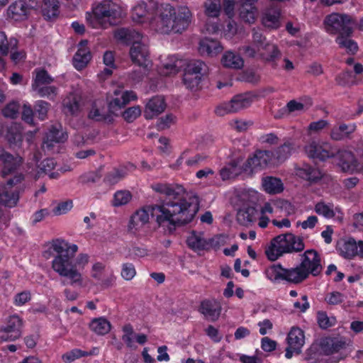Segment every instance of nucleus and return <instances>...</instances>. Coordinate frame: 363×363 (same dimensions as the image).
Masks as SVG:
<instances>
[{"label": "nucleus", "instance_id": "f257e3e1", "mask_svg": "<svg viewBox=\"0 0 363 363\" xmlns=\"http://www.w3.org/2000/svg\"><path fill=\"white\" fill-rule=\"evenodd\" d=\"M77 250V245L70 244L62 239H55L43 252L45 259L53 257L52 269L60 277L68 279L72 286H82L83 279L78 267L84 268L89 262L88 255L83 253L74 259Z\"/></svg>", "mask_w": 363, "mask_h": 363}, {"label": "nucleus", "instance_id": "f03ea898", "mask_svg": "<svg viewBox=\"0 0 363 363\" xmlns=\"http://www.w3.org/2000/svg\"><path fill=\"white\" fill-rule=\"evenodd\" d=\"M304 248L305 245L301 237L296 236L291 233H287L279 235L272 239L265 253L269 259L274 261L284 254L300 252Z\"/></svg>", "mask_w": 363, "mask_h": 363}, {"label": "nucleus", "instance_id": "7ed1b4c3", "mask_svg": "<svg viewBox=\"0 0 363 363\" xmlns=\"http://www.w3.org/2000/svg\"><path fill=\"white\" fill-rule=\"evenodd\" d=\"M182 212V203L166 201L151 206L152 216L156 217L159 225H167L170 233L182 226V219L178 214Z\"/></svg>", "mask_w": 363, "mask_h": 363}, {"label": "nucleus", "instance_id": "20e7f679", "mask_svg": "<svg viewBox=\"0 0 363 363\" xmlns=\"http://www.w3.org/2000/svg\"><path fill=\"white\" fill-rule=\"evenodd\" d=\"M119 16L116 6L112 1L105 0L92 8V13L87 12L86 19L93 28H100L113 24Z\"/></svg>", "mask_w": 363, "mask_h": 363}, {"label": "nucleus", "instance_id": "39448f33", "mask_svg": "<svg viewBox=\"0 0 363 363\" xmlns=\"http://www.w3.org/2000/svg\"><path fill=\"white\" fill-rule=\"evenodd\" d=\"M157 23V30L161 33H182V16L179 13L177 15L175 9L170 4L162 5Z\"/></svg>", "mask_w": 363, "mask_h": 363}, {"label": "nucleus", "instance_id": "423d86ee", "mask_svg": "<svg viewBox=\"0 0 363 363\" xmlns=\"http://www.w3.org/2000/svg\"><path fill=\"white\" fill-rule=\"evenodd\" d=\"M23 180L24 175L20 173L9 179L6 184H0V205L12 208L17 204Z\"/></svg>", "mask_w": 363, "mask_h": 363}, {"label": "nucleus", "instance_id": "0eeeda50", "mask_svg": "<svg viewBox=\"0 0 363 363\" xmlns=\"http://www.w3.org/2000/svg\"><path fill=\"white\" fill-rule=\"evenodd\" d=\"M183 73V84L191 91L199 89L201 76L206 74L207 65L199 60H186Z\"/></svg>", "mask_w": 363, "mask_h": 363}, {"label": "nucleus", "instance_id": "6e6552de", "mask_svg": "<svg viewBox=\"0 0 363 363\" xmlns=\"http://www.w3.org/2000/svg\"><path fill=\"white\" fill-rule=\"evenodd\" d=\"M325 28L330 34L338 36L351 35L354 23L352 18L346 14L332 13L326 16Z\"/></svg>", "mask_w": 363, "mask_h": 363}, {"label": "nucleus", "instance_id": "1a4fd4ad", "mask_svg": "<svg viewBox=\"0 0 363 363\" xmlns=\"http://www.w3.org/2000/svg\"><path fill=\"white\" fill-rule=\"evenodd\" d=\"M259 97V94L254 91H249L235 96L228 104L218 106L215 113L219 116L228 113L237 112L250 106L252 102Z\"/></svg>", "mask_w": 363, "mask_h": 363}, {"label": "nucleus", "instance_id": "9d476101", "mask_svg": "<svg viewBox=\"0 0 363 363\" xmlns=\"http://www.w3.org/2000/svg\"><path fill=\"white\" fill-rule=\"evenodd\" d=\"M23 320L16 314L8 316L0 326V343L18 340L22 334Z\"/></svg>", "mask_w": 363, "mask_h": 363}, {"label": "nucleus", "instance_id": "9b49d317", "mask_svg": "<svg viewBox=\"0 0 363 363\" xmlns=\"http://www.w3.org/2000/svg\"><path fill=\"white\" fill-rule=\"evenodd\" d=\"M269 272L274 274L275 279L279 278L296 284L303 282L309 277L300 264L291 269H284L280 266L274 267Z\"/></svg>", "mask_w": 363, "mask_h": 363}, {"label": "nucleus", "instance_id": "f8f14e48", "mask_svg": "<svg viewBox=\"0 0 363 363\" xmlns=\"http://www.w3.org/2000/svg\"><path fill=\"white\" fill-rule=\"evenodd\" d=\"M306 155L311 159L325 161L328 158L336 156V150L332 148L328 144H320L315 140L310 141L303 147Z\"/></svg>", "mask_w": 363, "mask_h": 363}, {"label": "nucleus", "instance_id": "ddd939ff", "mask_svg": "<svg viewBox=\"0 0 363 363\" xmlns=\"http://www.w3.org/2000/svg\"><path fill=\"white\" fill-rule=\"evenodd\" d=\"M200 200L193 192L183 189V225L190 223L199 210Z\"/></svg>", "mask_w": 363, "mask_h": 363}, {"label": "nucleus", "instance_id": "4468645a", "mask_svg": "<svg viewBox=\"0 0 363 363\" xmlns=\"http://www.w3.org/2000/svg\"><path fill=\"white\" fill-rule=\"evenodd\" d=\"M321 259L319 254L315 250H308L301 255L300 265L308 274L315 277L322 271Z\"/></svg>", "mask_w": 363, "mask_h": 363}, {"label": "nucleus", "instance_id": "2eb2a0df", "mask_svg": "<svg viewBox=\"0 0 363 363\" xmlns=\"http://www.w3.org/2000/svg\"><path fill=\"white\" fill-rule=\"evenodd\" d=\"M131 61L140 67H147L150 63L148 47L140 42H134L130 49Z\"/></svg>", "mask_w": 363, "mask_h": 363}, {"label": "nucleus", "instance_id": "dca6fc26", "mask_svg": "<svg viewBox=\"0 0 363 363\" xmlns=\"http://www.w3.org/2000/svg\"><path fill=\"white\" fill-rule=\"evenodd\" d=\"M338 157V164L341 167L342 172L353 173L359 172L362 169L359 167L357 159L354 154L348 150H336V156Z\"/></svg>", "mask_w": 363, "mask_h": 363}, {"label": "nucleus", "instance_id": "f3484780", "mask_svg": "<svg viewBox=\"0 0 363 363\" xmlns=\"http://www.w3.org/2000/svg\"><path fill=\"white\" fill-rule=\"evenodd\" d=\"M87 43L86 40H81L77 51L73 57L72 65L78 71L85 68L91 59V53L87 47Z\"/></svg>", "mask_w": 363, "mask_h": 363}, {"label": "nucleus", "instance_id": "a211bd4d", "mask_svg": "<svg viewBox=\"0 0 363 363\" xmlns=\"http://www.w3.org/2000/svg\"><path fill=\"white\" fill-rule=\"evenodd\" d=\"M138 99L137 94L133 91H125L123 92L121 97H116L111 99L108 104V110L111 114L118 116V111H121L131 101H135Z\"/></svg>", "mask_w": 363, "mask_h": 363}, {"label": "nucleus", "instance_id": "6ab92c4d", "mask_svg": "<svg viewBox=\"0 0 363 363\" xmlns=\"http://www.w3.org/2000/svg\"><path fill=\"white\" fill-rule=\"evenodd\" d=\"M340 254L345 258L351 259L357 255L363 256V241L358 242L352 238L338 244Z\"/></svg>", "mask_w": 363, "mask_h": 363}, {"label": "nucleus", "instance_id": "aec40b11", "mask_svg": "<svg viewBox=\"0 0 363 363\" xmlns=\"http://www.w3.org/2000/svg\"><path fill=\"white\" fill-rule=\"evenodd\" d=\"M21 162V157H14L4 150H0V165L2 166L1 172L3 177H6L15 172Z\"/></svg>", "mask_w": 363, "mask_h": 363}, {"label": "nucleus", "instance_id": "412c9836", "mask_svg": "<svg viewBox=\"0 0 363 363\" xmlns=\"http://www.w3.org/2000/svg\"><path fill=\"white\" fill-rule=\"evenodd\" d=\"M31 11L26 2L16 0L9 6L7 16L16 21H22L27 19Z\"/></svg>", "mask_w": 363, "mask_h": 363}, {"label": "nucleus", "instance_id": "4be33fe9", "mask_svg": "<svg viewBox=\"0 0 363 363\" xmlns=\"http://www.w3.org/2000/svg\"><path fill=\"white\" fill-rule=\"evenodd\" d=\"M223 50V45L216 39L205 37L199 41V51L202 55L215 57L220 54Z\"/></svg>", "mask_w": 363, "mask_h": 363}, {"label": "nucleus", "instance_id": "5701e85b", "mask_svg": "<svg viewBox=\"0 0 363 363\" xmlns=\"http://www.w3.org/2000/svg\"><path fill=\"white\" fill-rule=\"evenodd\" d=\"M88 118L96 122H103L107 124H112L114 121L113 116L108 111V108L104 106H99L97 101L91 104L88 113Z\"/></svg>", "mask_w": 363, "mask_h": 363}, {"label": "nucleus", "instance_id": "b1692460", "mask_svg": "<svg viewBox=\"0 0 363 363\" xmlns=\"http://www.w3.org/2000/svg\"><path fill=\"white\" fill-rule=\"evenodd\" d=\"M166 108L165 101L163 97L155 96L146 104L144 116L146 119H152L162 113Z\"/></svg>", "mask_w": 363, "mask_h": 363}, {"label": "nucleus", "instance_id": "393cba45", "mask_svg": "<svg viewBox=\"0 0 363 363\" xmlns=\"http://www.w3.org/2000/svg\"><path fill=\"white\" fill-rule=\"evenodd\" d=\"M273 158V152L270 150H257L252 157L247 160V165L252 169L264 168Z\"/></svg>", "mask_w": 363, "mask_h": 363}, {"label": "nucleus", "instance_id": "a878e982", "mask_svg": "<svg viewBox=\"0 0 363 363\" xmlns=\"http://www.w3.org/2000/svg\"><path fill=\"white\" fill-rule=\"evenodd\" d=\"M255 1H240L239 16L242 21L247 23H254L258 16V11L253 5Z\"/></svg>", "mask_w": 363, "mask_h": 363}, {"label": "nucleus", "instance_id": "bb28decb", "mask_svg": "<svg viewBox=\"0 0 363 363\" xmlns=\"http://www.w3.org/2000/svg\"><path fill=\"white\" fill-rule=\"evenodd\" d=\"M199 311L206 319L216 321L220 316L221 307L216 301L205 300L201 302Z\"/></svg>", "mask_w": 363, "mask_h": 363}, {"label": "nucleus", "instance_id": "cd10ccee", "mask_svg": "<svg viewBox=\"0 0 363 363\" xmlns=\"http://www.w3.org/2000/svg\"><path fill=\"white\" fill-rule=\"evenodd\" d=\"M149 211L145 209L138 210L131 217L128 223V230L135 233L145 224L149 222Z\"/></svg>", "mask_w": 363, "mask_h": 363}, {"label": "nucleus", "instance_id": "c85d7f7f", "mask_svg": "<svg viewBox=\"0 0 363 363\" xmlns=\"http://www.w3.org/2000/svg\"><path fill=\"white\" fill-rule=\"evenodd\" d=\"M295 150V143L292 140L288 139L282 145L277 147L273 152V158L278 162L282 163L285 162Z\"/></svg>", "mask_w": 363, "mask_h": 363}, {"label": "nucleus", "instance_id": "c756f323", "mask_svg": "<svg viewBox=\"0 0 363 363\" xmlns=\"http://www.w3.org/2000/svg\"><path fill=\"white\" fill-rule=\"evenodd\" d=\"M279 18L280 11L278 8H268L262 13V23L267 28L276 29L280 26Z\"/></svg>", "mask_w": 363, "mask_h": 363}, {"label": "nucleus", "instance_id": "7c9ffc66", "mask_svg": "<svg viewBox=\"0 0 363 363\" xmlns=\"http://www.w3.org/2000/svg\"><path fill=\"white\" fill-rule=\"evenodd\" d=\"M63 110L65 114L77 116L81 111L80 97L77 95L69 93L62 102Z\"/></svg>", "mask_w": 363, "mask_h": 363}, {"label": "nucleus", "instance_id": "2f4dec72", "mask_svg": "<svg viewBox=\"0 0 363 363\" xmlns=\"http://www.w3.org/2000/svg\"><path fill=\"white\" fill-rule=\"evenodd\" d=\"M296 171L299 177L311 183H316L323 177L320 169L308 164H303L302 167L297 168Z\"/></svg>", "mask_w": 363, "mask_h": 363}, {"label": "nucleus", "instance_id": "473e14b6", "mask_svg": "<svg viewBox=\"0 0 363 363\" xmlns=\"http://www.w3.org/2000/svg\"><path fill=\"white\" fill-rule=\"evenodd\" d=\"M304 340L303 331L298 328H292L288 334L287 342L296 353L301 352V348L304 344Z\"/></svg>", "mask_w": 363, "mask_h": 363}, {"label": "nucleus", "instance_id": "72a5a7b5", "mask_svg": "<svg viewBox=\"0 0 363 363\" xmlns=\"http://www.w3.org/2000/svg\"><path fill=\"white\" fill-rule=\"evenodd\" d=\"M354 125H348L341 123L334 126L330 132V137L333 140L339 141L345 138H350V135L355 131Z\"/></svg>", "mask_w": 363, "mask_h": 363}, {"label": "nucleus", "instance_id": "f704fd0d", "mask_svg": "<svg viewBox=\"0 0 363 363\" xmlns=\"http://www.w3.org/2000/svg\"><path fill=\"white\" fill-rule=\"evenodd\" d=\"M257 211L252 206L240 209L237 213L238 222L245 226H248L256 220Z\"/></svg>", "mask_w": 363, "mask_h": 363}, {"label": "nucleus", "instance_id": "c9c22d12", "mask_svg": "<svg viewBox=\"0 0 363 363\" xmlns=\"http://www.w3.org/2000/svg\"><path fill=\"white\" fill-rule=\"evenodd\" d=\"M221 63L223 67L234 69H241L244 66L243 59L239 55L231 51H227L223 54Z\"/></svg>", "mask_w": 363, "mask_h": 363}, {"label": "nucleus", "instance_id": "e433bc0d", "mask_svg": "<svg viewBox=\"0 0 363 363\" xmlns=\"http://www.w3.org/2000/svg\"><path fill=\"white\" fill-rule=\"evenodd\" d=\"M262 184L264 191L269 194H277L284 191V184L281 180L277 177H264Z\"/></svg>", "mask_w": 363, "mask_h": 363}, {"label": "nucleus", "instance_id": "4c0bfd02", "mask_svg": "<svg viewBox=\"0 0 363 363\" xmlns=\"http://www.w3.org/2000/svg\"><path fill=\"white\" fill-rule=\"evenodd\" d=\"M114 37L118 41L128 45L138 42L136 38H139L140 34L133 30L121 28L115 32Z\"/></svg>", "mask_w": 363, "mask_h": 363}, {"label": "nucleus", "instance_id": "58836bf2", "mask_svg": "<svg viewBox=\"0 0 363 363\" xmlns=\"http://www.w3.org/2000/svg\"><path fill=\"white\" fill-rule=\"evenodd\" d=\"M89 328L99 335H105L110 332L111 324L104 317L95 318L90 322Z\"/></svg>", "mask_w": 363, "mask_h": 363}, {"label": "nucleus", "instance_id": "ea45409f", "mask_svg": "<svg viewBox=\"0 0 363 363\" xmlns=\"http://www.w3.org/2000/svg\"><path fill=\"white\" fill-rule=\"evenodd\" d=\"M33 74L34 76L32 80V88L49 85L54 82V78L45 68H36Z\"/></svg>", "mask_w": 363, "mask_h": 363}, {"label": "nucleus", "instance_id": "a19ab883", "mask_svg": "<svg viewBox=\"0 0 363 363\" xmlns=\"http://www.w3.org/2000/svg\"><path fill=\"white\" fill-rule=\"evenodd\" d=\"M59 13V2L57 0H44L42 14L46 21L55 19Z\"/></svg>", "mask_w": 363, "mask_h": 363}, {"label": "nucleus", "instance_id": "79ce46f5", "mask_svg": "<svg viewBox=\"0 0 363 363\" xmlns=\"http://www.w3.org/2000/svg\"><path fill=\"white\" fill-rule=\"evenodd\" d=\"M280 55L277 47L269 43H267L263 48H260L258 52L261 59L268 62L275 60L280 57Z\"/></svg>", "mask_w": 363, "mask_h": 363}, {"label": "nucleus", "instance_id": "37998d69", "mask_svg": "<svg viewBox=\"0 0 363 363\" xmlns=\"http://www.w3.org/2000/svg\"><path fill=\"white\" fill-rule=\"evenodd\" d=\"M180 62L181 61L175 55L169 56L168 62L162 64L160 68V74L164 76H169L178 73L180 68L178 63Z\"/></svg>", "mask_w": 363, "mask_h": 363}, {"label": "nucleus", "instance_id": "c03bdc74", "mask_svg": "<svg viewBox=\"0 0 363 363\" xmlns=\"http://www.w3.org/2000/svg\"><path fill=\"white\" fill-rule=\"evenodd\" d=\"M350 37V35L337 36L336 42L340 48L344 49L347 53L354 55L357 51L358 46Z\"/></svg>", "mask_w": 363, "mask_h": 363}, {"label": "nucleus", "instance_id": "a18cd8bd", "mask_svg": "<svg viewBox=\"0 0 363 363\" xmlns=\"http://www.w3.org/2000/svg\"><path fill=\"white\" fill-rule=\"evenodd\" d=\"M344 345L345 342L332 338H325L320 343L322 350L327 354L338 352Z\"/></svg>", "mask_w": 363, "mask_h": 363}, {"label": "nucleus", "instance_id": "49530a36", "mask_svg": "<svg viewBox=\"0 0 363 363\" xmlns=\"http://www.w3.org/2000/svg\"><path fill=\"white\" fill-rule=\"evenodd\" d=\"M40 97L47 98L54 101L58 93V89L55 86L43 85L32 88Z\"/></svg>", "mask_w": 363, "mask_h": 363}, {"label": "nucleus", "instance_id": "de8ad7c7", "mask_svg": "<svg viewBox=\"0 0 363 363\" xmlns=\"http://www.w3.org/2000/svg\"><path fill=\"white\" fill-rule=\"evenodd\" d=\"M51 104L43 100H38L35 102L33 110L34 115L40 121H45L48 117V112Z\"/></svg>", "mask_w": 363, "mask_h": 363}, {"label": "nucleus", "instance_id": "09e8293b", "mask_svg": "<svg viewBox=\"0 0 363 363\" xmlns=\"http://www.w3.org/2000/svg\"><path fill=\"white\" fill-rule=\"evenodd\" d=\"M187 245L193 250H201L206 246V240L201 237V235H197L195 231H192L191 235L186 238Z\"/></svg>", "mask_w": 363, "mask_h": 363}, {"label": "nucleus", "instance_id": "8fccbe9b", "mask_svg": "<svg viewBox=\"0 0 363 363\" xmlns=\"http://www.w3.org/2000/svg\"><path fill=\"white\" fill-rule=\"evenodd\" d=\"M317 322L321 329L326 330L335 324L336 318L333 316L328 317L325 311H318L317 313Z\"/></svg>", "mask_w": 363, "mask_h": 363}, {"label": "nucleus", "instance_id": "3c124183", "mask_svg": "<svg viewBox=\"0 0 363 363\" xmlns=\"http://www.w3.org/2000/svg\"><path fill=\"white\" fill-rule=\"evenodd\" d=\"M47 140L51 143H63L67 138V135L62 130L57 129L55 126H52L46 135Z\"/></svg>", "mask_w": 363, "mask_h": 363}, {"label": "nucleus", "instance_id": "603ef678", "mask_svg": "<svg viewBox=\"0 0 363 363\" xmlns=\"http://www.w3.org/2000/svg\"><path fill=\"white\" fill-rule=\"evenodd\" d=\"M206 13L210 17H218L221 10L220 0H207L205 2Z\"/></svg>", "mask_w": 363, "mask_h": 363}, {"label": "nucleus", "instance_id": "864d4df0", "mask_svg": "<svg viewBox=\"0 0 363 363\" xmlns=\"http://www.w3.org/2000/svg\"><path fill=\"white\" fill-rule=\"evenodd\" d=\"M89 352L80 349H73L62 355V359L65 363H71L83 357H87Z\"/></svg>", "mask_w": 363, "mask_h": 363}, {"label": "nucleus", "instance_id": "5fc2aeb1", "mask_svg": "<svg viewBox=\"0 0 363 363\" xmlns=\"http://www.w3.org/2000/svg\"><path fill=\"white\" fill-rule=\"evenodd\" d=\"M305 108V105L298 102L296 100H291L289 101L286 106L282 109V114L285 116H290L295 112H301L303 111Z\"/></svg>", "mask_w": 363, "mask_h": 363}, {"label": "nucleus", "instance_id": "6e6d98bb", "mask_svg": "<svg viewBox=\"0 0 363 363\" xmlns=\"http://www.w3.org/2000/svg\"><path fill=\"white\" fill-rule=\"evenodd\" d=\"M132 195L128 191H118L114 194L113 206H121L127 204L131 199Z\"/></svg>", "mask_w": 363, "mask_h": 363}, {"label": "nucleus", "instance_id": "4d7b16f0", "mask_svg": "<svg viewBox=\"0 0 363 363\" xmlns=\"http://www.w3.org/2000/svg\"><path fill=\"white\" fill-rule=\"evenodd\" d=\"M315 211L319 214L323 215L327 218H332L335 216V213L333 209V207L327 205L325 203L320 201L315 204Z\"/></svg>", "mask_w": 363, "mask_h": 363}, {"label": "nucleus", "instance_id": "13d9d810", "mask_svg": "<svg viewBox=\"0 0 363 363\" xmlns=\"http://www.w3.org/2000/svg\"><path fill=\"white\" fill-rule=\"evenodd\" d=\"M121 275L126 281L132 280L136 275V269L134 264L130 262L122 264Z\"/></svg>", "mask_w": 363, "mask_h": 363}, {"label": "nucleus", "instance_id": "bf43d9fd", "mask_svg": "<svg viewBox=\"0 0 363 363\" xmlns=\"http://www.w3.org/2000/svg\"><path fill=\"white\" fill-rule=\"evenodd\" d=\"M147 14L146 4H138L133 7L132 11V18L133 21L143 23L144 18Z\"/></svg>", "mask_w": 363, "mask_h": 363}, {"label": "nucleus", "instance_id": "052dcab7", "mask_svg": "<svg viewBox=\"0 0 363 363\" xmlns=\"http://www.w3.org/2000/svg\"><path fill=\"white\" fill-rule=\"evenodd\" d=\"M152 189L161 194H164L167 196L175 197V190L174 188L168 184L164 183H157L152 186Z\"/></svg>", "mask_w": 363, "mask_h": 363}, {"label": "nucleus", "instance_id": "680f3d73", "mask_svg": "<svg viewBox=\"0 0 363 363\" xmlns=\"http://www.w3.org/2000/svg\"><path fill=\"white\" fill-rule=\"evenodd\" d=\"M141 114V109L139 106H132L125 109L122 116L128 123L133 122Z\"/></svg>", "mask_w": 363, "mask_h": 363}, {"label": "nucleus", "instance_id": "e2e57ef3", "mask_svg": "<svg viewBox=\"0 0 363 363\" xmlns=\"http://www.w3.org/2000/svg\"><path fill=\"white\" fill-rule=\"evenodd\" d=\"M124 177V172L118 169L107 173L104 179V182L110 185L118 183Z\"/></svg>", "mask_w": 363, "mask_h": 363}, {"label": "nucleus", "instance_id": "0e129e2a", "mask_svg": "<svg viewBox=\"0 0 363 363\" xmlns=\"http://www.w3.org/2000/svg\"><path fill=\"white\" fill-rule=\"evenodd\" d=\"M31 300V293L30 291H23L16 294L13 297V304L16 306H22Z\"/></svg>", "mask_w": 363, "mask_h": 363}, {"label": "nucleus", "instance_id": "69168bd1", "mask_svg": "<svg viewBox=\"0 0 363 363\" xmlns=\"http://www.w3.org/2000/svg\"><path fill=\"white\" fill-rule=\"evenodd\" d=\"M34 116H35L34 110H33V108H31L30 105L24 104L23 106V110H22V116H21L22 120L25 123H26L30 125H34V119H33Z\"/></svg>", "mask_w": 363, "mask_h": 363}, {"label": "nucleus", "instance_id": "338daca9", "mask_svg": "<svg viewBox=\"0 0 363 363\" xmlns=\"http://www.w3.org/2000/svg\"><path fill=\"white\" fill-rule=\"evenodd\" d=\"M253 45L257 48V52H259V48H263L268 42L266 38L258 30L253 29Z\"/></svg>", "mask_w": 363, "mask_h": 363}, {"label": "nucleus", "instance_id": "774afa93", "mask_svg": "<svg viewBox=\"0 0 363 363\" xmlns=\"http://www.w3.org/2000/svg\"><path fill=\"white\" fill-rule=\"evenodd\" d=\"M274 205L281 210H284L288 215L294 213V208L290 202L283 199L274 201Z\"/></svg>", "mask_w": 363, "mask_h": 363}]
</instances>
